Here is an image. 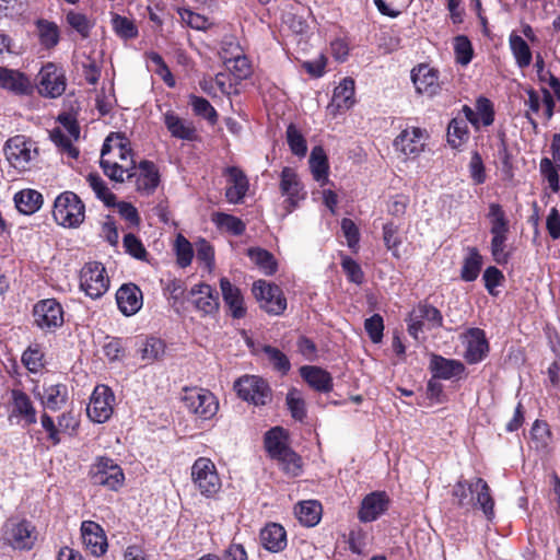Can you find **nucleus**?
Here are the masks:
<instances>
[{"instance_id": "14", "label": "nucleus", "mask_w": 560, "mask_h": 560, "mask_svg": "<svg viewBox=\"0 0 560 560\" xmlns=\"http://www.w3.org/2000/svg\"><path fill=\"white\" fill-rule=\"evenodd\" d=\"M35 325L45 331H54L63 324V308L55 299L37 302L33 308Z\"/></svg>"}, {"instance_id": "52", "label": "nucleus", "mask_w": 560, "mask_h": 560, "mask_svg": "<svg viewBox=\"0 0 560 560\" xmlns=\"http://www.w3.org/2000/svg\"><path fill=\"white\" fill-rule=\"evenodd\" d=\"M86 180L95 192L96 197L101 199L105 205L110 206L114 202V194L109 191L105 182L101 178L100 175L91 173L88 175Z\"/></svg>"}, {"instance_id": "38", "label": "nucleus", "mask_w": 560, "mask_h": 560, "mask_svg": "<svg viewBox=\"0 0 560 560\" xmlns=\"http://www.w3.org/2000/svg\"><path fill=\"white\" fill-rule=\"evenodd\" d=\"M252 262L265 275L270 276L277 271V261L271 253L260 247L247 249Z\"/></svg>"}, {"instance_id": "43", "label": "nucleus", "mask_w": 560, "mask_h": 560, "mask_svg": "<svg viewBox=\"0 0 560 560\" xmlns=\"http://www.w3.org/2000/svg\"><path fill=\"white\" fill-rule=\"evenodd\" d=\"M237 52L228 58L224 57V63L229 71H231L234 77L238 80L246 79L250 72V65L248 59L241 52V49L238 46H235Z\"/></svg>"}, {"instance_id": "1", "label": "nucleus", "mask_w": 560, "mask_h": 560, "mask_svg": "<svg viewBox=\"0 0 560 560\" xmlns=\"http://www.w3.org/2000/svg\"><path fill=\"white\" fill-rule=\"evenodd\" d=\"M100 164L105 175L112 180L122 183L126 178L132 177L136 163L124 136L112 133L105 139Z\"/></svg>"}, {"instance_id": "29", "label": "nucleus", "mask_w": 560, "mask_h": 560, "mask_svg": "<svg viewBox=\"0 0 560 560\" xmlns=\"http://www.w3.org/2000/svg\"><path fill=\"white\" fill-rule=\"evenodd\" d=\"M42 405L51 410H60L68 401V387L66 384H47L43 386V393L38 394Z\"/></svg>"}, {"instance_id": "28", "label": "nucleus", "mask_w": 560, "mask_h": 560, "mask_svg": "<svg viewBox=\"0 0 560 560\" xmlns=\"http://www.w3.org/2000/svg\"><path fill=\"white\" fill-rule=\"evenodd\" d=\"M430 369L434 377L442 380H452L460 377L465 371V365L454 359H445L433 354L430 360Z\"/></svg>"}, {"instance_id": "13", "label": "nucleus", "mask_w": 560, "mask_h": 560, "mask_svg": "<svg viewBox=\"0 0 560 560\" xmlns=\"http://www.w3.org/2000/svg\"><path fill=\"white\" fill-rule=\"evenodd\" d=\"M115 396L106 385H97L86 408L88 417L95 423L106 422L114 411Z\"/></svg>"}, {"instance_id": "10", "label": "nucleus", "mask_w": 560, "mask_h": 560, "mask_svg": "<svg viewBox=\"0 0 560 560\" xmlns=\"http://www.w3.org/2000/svg\"><path fill=\"white\" fill-rule=\"evenodd\" d=\"M428 138L425 129L415 126L406 127L395 138L393 145L395 151L406 160H413L424 151Z\"/></svg>"}, {"instance_id": "49", "label": "nucleus", "mask_w": 560, "mask_h": 560, "mask_svg": "<svg viewBox=\"0 0 560 560\" xmlns=\"http://www.w3.org/2000/svg\"><path fill=\"white\" fill-rule=\"evenodd\" d=\"M189 104L196 115L208 119L211 124H214L218 119V114L214 107L203 97L190 95Z\"/></svg>"}, {"instance_id": "23", "label": "nucleus", "mask_w": 560, "mask_h": 560, "mask_svg": "<svg viewBox=\"0 0 560 560\" xmlns=\"http://www.w3.org/2000/svg\"><path fill=\"white\" fill-rule=\"evenodd\" d=\"M224 174L228 176V186L225 189L228 201L231 203H240L249 187L247 176L236 166L228 167Z\"/></svg>"}, {"instance_id": "5", "label": "nucleus", "mask_w": 560, "mask_h": 560, "mask_svg": "<svg viewBox=\"0 0 560 560\" xmlns=\"http://www.w3.org/2000/svg\"><path fill=\"white\" fill-rule=\"evenodd\" d=\"M488 219L490 221L491 254L498 264H505L509 255L505 252L508 234L510 231L505 212L499 203L489 205Z\"/></svg>"}, {"instance_id": "30", "label": "nucleus", "mask_w": 560, "mask_h": 560, "mask_svg": "<svg viewBox=\"0 0 560 560\" xmlns=\"http://www.w3.org/2000/svg\"><path fill=\"white\" fill-rule=\"evenodd\" d=\"M190 295L196 308L203 314H212L219 308V300L214 290L206 283H199L191 288Z\"/></svg>"}, {"instance_id": "21", "label": "nucleus", "mask_w": 560, "mask_h": 560, "mask_svg": "<svg viewBox=\"0 0 560 560\" xmlns=\"http://www.w3.org/2000/svg\"><path fill=\"white\" fill-rule=\"evenodd\" d=\"M468 489L470 493L469 502L472 505H478L487 520L491 521L494 517V501L488 483L482 478H475L469 482Z\"/></svg>"}, {"instance_id": "47", "label": "nucleus", "mask_w": 560, "mask_h": 560, "mask_svg": "<svg viewBox=\"0 0 560 560\" xmlns=\"http://www.w3.org/2000/svg\"><path fill=\"white\" fill-rule=\"evenodd\" d=\"M416 315L420 317L423 323H427L428 328H438L443 324V316L441 312L429 304H419L417 308L413 310Z\"/></svg>"}, {"instance_id": "24", "label": "nucleus", "mask_w": 560, "mask_h": 560, "mask_svg": "<svg viewBox=\"0 0 560 560\" xmlns=\"http://www.w3.org/2000/svg\"><path fill=\"white\" fill-rule=\"evenodd\" d=\"M136 178L137 190L143 195H151L159 185L160 176L155 165L150 161H142L132 171Z\"/></svg>"}, {"instance_id": "53", "label": "nucleus", "mask_w": 560, "mask_h": 560, "mask_svg": "<svg viewBox=\"0 0 560 560\" xmlns=\"http://www.w3.org/2000/svg\"><path fill=\"white\" fill-rule=\"evenodd\" d=\"M454 51L456 56V61L462 66H467L472 59L474 50L471 43L464 35H458L455 37Z\"/></svg>"}, {"instance_id": "63", "label": "nucleus", "mask_w": 560, "mask_h": 560, "mask_svg": "<svg viewBox=\"0 0 560 560\" xmlns=\"http://www.w3.org/2000/svg\"><path fill=\"white\" fill-rule=\"evenodd\" d=\"M175 247L178 265L180 267L189 266L194 257L191 244L184 236L178 235Z\"/></svg>"}, {"instance_id": "59", "label": "nucleus", "mask_w": 560, "mask_h": 560, "mask_svg": "<svg viewBox=\"0 0 560 560\" xmlns=\"http://www.w3.org/2000/svg\"><path fill=\"white\" fill-rule=\"evenodd\" d=\"M537 79L542 88L549 89L555 94L556 98L560 100V79L557 77L552 63H549V68L538 74Z\"/></svg>"}, {"instance_id": "26", "label": "nucleus", "mask_w": 560, "mask_h": 560, "mask_svg": "<svg viewBox=\"0 0 560 560\" xmlns=\"http://www.w3.org/2000/svg\"><path fill=\"white\" fill-rule=\"evenodd\" d=\"M163 122L174 138L192 141L197 137L194 124L180 118L173 110H167L163 114Z\"/></svg>"}, {"instance_id": "60", "label": "nucleus", "mask_w": 560, "mask_h": 560, "mask_svg": "<svg viewBox=\"0 0 560 560\" xmlns=\"http://www.w3.org/2000/svg\"><path fill=\"white\" fill-rule=\"evenodd\" d=\"M383 240L386 248L390 250L396 258H399L398 247L401 241L398 236V228L393 223H386L383 226Z\"/></svg>"}, {"instance_id": "12", "label": "nucleus", "mask_w": 560, "mask_h": 560, "mask_svg": "<svg viewBox=\"0 0 560 560\" xmlns=\"http://www.w3.org/2000/svg\"><path fill=\"white\" fill-rule=\"evenodd\" d=\"M253 294L258 300L260 307L268 314L280 315L287 308V299L276 284L258 280L253 285Z\"/></svg>"}, {"instance_id": "11", "label": "nucleus", "mask_w": 560, "mask_h": 560, "mask_svg": "<svg viewBox=\"0 0 560 560\" xmlns=\"http://www.w3.org/2000/svg\"><path fill=\"white\" fill-rule=\"evenodd\" d=\"M80 287L92 299L104 295L109 287L105 267L96 261L86 264L81 270Z\"/></svg>"}, {"instance_id": "62", "label": "nucleus", "mask_w": 560, "mask_h": 560, "mask_svg": "<svg viewBox=\"0 0 560 560\" xmlns=\"http://www.w3.org/2000/svg\"><path fill=\"white\" fill-rule=\"evenodd\" d=\"M66 19L68 24L73 30H75L82 37L89 36L92 24L84 14L74 11H69L67 13Z\"/></svg>"}, {"instance_id": "57", "label": "nucleus", "mask_w": 560, "mask_h": 560, "mask_svg": "<svg viewBox=\"0 0 560 560\" xmlns=\"http://www.w3.org/2000/svg\"><path fill=\"white\" fill-rule=\"evenodd\" d=\"M276 459L280 462L282 469L292 476H296L301 470V458L291 448L283 451Z\"/></svg>"}, {"instance_id": "7", "label": "nucleus", "mask_w": 560, "mask_h": 560, "mask_svg": "<svg viewBox=\"0 0 560 560\" xmlns=\"http://www.w3.org/2000/svg\"><path fill=\"white\" fill-rule=\"evenodd\" d=\"M237 396L255 406H265L271 401V389L268 383L256 375H244L234 383Z\"/></svg>"}, {"instance_id": "9", "label": "nucleus", "mask_w": 560, "mask_h": 560, "mask_svg": "<svg viewBox=\"0 0 560 560\" xmlns=\"http://www.w3.org/2000/svg\"><path fill=\"white\" fill-rule=\"evenodd\" d=\"M91 479L94 485L117 491L124 486L125 475L112 458L97 457L91 467Z\"/></svg>"}, {"instance_id": "35", "label": "nucleus", "mask_w": 560, "mask_h": 560, "mask_svg": "<svg viewBox=\"0 0 560 560\" xmlns=\"http://www.w3.org/2000/svg\"><path fill=\"white\" fill-rule=\"evenodd\" d=\"M299 522L307 527H313L320 521L322 505L316 500L300 502L294 509Z\"/></svg>"}, {"instance_id": "56", "label": "nucleus", "mask_w": 560, "mask_h": 560, "mask_svg": "<svg viewBox=\"0 0 560 560\" xmlns=\"http://www.w3.org/2000/svg\"><path fill=\"white\" fill-rule=\"evenodd\" d=\"M262 352L266 354L267 359L277 371L282 374L289 372L291 364L288 357L283 352L271 346H264Z\"/></svg>"}, {"instance_id": "32", "label": "nucleus", "mask_w": 560, "mask_h": 560, "mask_svg": "<svg viewBox=\"0 0 560 560\" xmlns=\"http://www.w3.org/2000/svg\"><path fill=\"white\" fill-rule=\"evenodd\" d=\"M261 545L271 552H279L287 546V533L277 523L266 525L260 532Z\"/></svg>"}, {"instance_id": "44", "label": "nucleus", "mask_w": 560, "mask_h": 560, "mask_svg": "<svg viewBox=\"0 0 560 560\" xmlns=\"http://www.w3.org/2000/svg\"><path fill=\"white\" fill-rule=\"evenodd\" d=\"M40 44L50 49L59 43V28L54 22L38 20L36 22Z\"/></svg>"}, {"instance_id": "46", "label": "nucleus", "mask_w": 560, "mask_h": 560, "mask_svg": "<svg viewBox=\"0 0 560 560\" xmlns=\"http://www.w3.org/2000/svg\"><path fill=\"white\" fill-rule=\"evenodd\" d=\"M22 363L31 373L44 368V352L38 345L30 346L22 354Z\"/></svg>"}, {"instance_id": "31", "label": "nucleus", "mask_w": 560, "mask_h": 560, "mask_svg": "<svg viewBox=\"0 0 560 560\" xmlns=\"http://www.w3.org/2000/svg\"><path fill=\"white\" fill-rule=\"evenodd\" d=\"M386 505L387 500L384 493L373 492L366 495L363 499L359 511L360 521L364 523L375 521L385 512Z\"/></svg>"}, {"instance_id": "61", "label": "nucleus", "mask_w": 560, "mask_h": 560, "mask_svg": "<svg viewBox=\"0 0 560 560\" xmlns=\"http://www.w3.org/2000/svg\"><path fill=\"white\" fill-rule=\"evenodd\" d=\"M476 114H478L479 124L483 126L492 125L494 120L493 104L487 97L480 96L476 101Z\"/></svg>"}, {"instance_id": "19", "label": "nucleus", "mask_w": 560, "mask_h": 560, "mask_svg": "<svg viewBox=\"0 0 560 560\" xmlns=\"http://www.w3.org/2000/svg\"><path fill=\"white\" fill-rule=\"evenodd\" d=\"M466 350L464 358L469 364H476L482 361L488 352L489 345L483 330L479 328H470L463 337Z\"/></svg>"}, {"instance_id": "48", "label": "nucleus", "mask_w": 560, "mask_h": 560, "mask_svg": "<svg viewBox=\"0 0 560 560\" xmlns=\"http://www.w3.org/2000/svg\"><path fill=\"white\" fill-rule=\"evenodd\" d=\"M141 359L147 362H153L163 357L165 352L164 342L154 337L147 338L141 348Z\"/></svg>"}, {"instance_id": "36", "label": "nucleus", "mask_w": 560, "mask_h": 560, "mask_svg": "<svg viewBox=\"0 0 560 560\" xmlns=\"http://www.w3.org/2000/svg\"><path fill=\"white\" fill-rule=\"evenodd\" d=\"M18 210L24 214L35 213L43 203V196L34 189H24L14 195Z\"/></svg>"}, {"instance_id": "17", "label": "nucleus", "mask_w": 560, "mask_h": 560, "mask_svg": "<svg viewBox=\"0 0 560 560\" xmlns=\"http://www.w3.org/2000/svg\"><path fill=\"white\" fill-rule=\"evenodd\" d=\"M82 544L94 557L103 556L108 548L103 527L94 521H83L80 527Z\"/></svg>"}, {"instance_id": "58", "label": "nucleus", "mask_w": 560, "mask_h": 560, "mask_svg": "<svg viewBox=\"0 0 560 560\" xmlns=\"http://www.w3.org/2000/svg\"><path fill=\"white\" fill-rule=\"evenodd\" d=\"M116 103L113 84L103 86L96 95V108L101 115H107Z\"/></svg>"}, {"instance_id": "37", "label": "nucleus", "mask_w": 560, "mask_h": 560, "mask_svg": "<svg viewBox=\"0 0 560 560\" xmlns=\"http://www.w3.org/2000/svg\"><path fill=\"white\" fill-rule=\"evenodd\" d=\"M354 104V80L345 78L336 86L331 105L337 109H349Z\"/></svg>"}, {"instance_id": "40", "label": "nucleus", "mask_w": 560, "mask_h": 560, "mask_svg": "<svg viewBox=\"0 0 560 560\" xmlns=\"http://www.w3.org/2000/svg\"><path fill=\"white\" fill-rule=\"evenodd\" d=\"M469 139V130L466 119L459 116L453 118L447 127V142L454 149L462 147Z\"/></svg>"}, {"instance_id": "55", "label": "nucleus", "mask_w": 560, "mask_h": 560, "mask_svg": "<svg viewBox=\"0 0 560 560\" xmlns=\"http://www.w3.org/2000/svg\"><path fill=\"white\" fill-rule=\"evenodd\" d=\"M539 171L544 178L548 182L549 188L553 192H558L560 189L558 172L560 171L558 170L557 165L553 164L550 159L544 158L540 160Z\"/></svg>"}, {"instance_id": "20", "label": "nucleus", "mask_w": 560, "mask_h": 560, "mask_svg": "<svg viewBox=\"0 0 560 560\" xmlns=\"http://www.w3.org/2000/svg\"><path fill=\"white\" fill-rule=\"evenodd\" d=\"M11 411L9 419L18 418L24 421V425L36 423V409L26 393L21 389H12L11 393Z\"/></svg>"}, {"instance_id": "16", "label": "nucleus", "mask_w": 560, "mask_h": 560, "mask_svg": "<svg viewBox=\"0 0 560 560\" xmlns=\"http://www.w3.org/2000/svg\"><path fill=\"white\" fill-rule=\"evenodd\" d=\"M38 78V92L44 96L56 98L66 90L65 75L54 63H47L42 67Z\"/></svg>"}, {"instance_id": "15", "label": "nucleus", "mask_w": 560, "mask_h": 560, "mask_svg": "<svg viewBox=\"0 0 560 560\" xmlns=\"http://www.w3.org/2000/svg\"><path fill=\"white\" fill-rule=\"evenodd\" d=\"M280 191L285 197L283 205L287 213H291L306 198V191L296 172L284 167L280 175Z\"/></svg>"}, {"instance_id": "8", "label": "nucleus", "mask_w": 560, "mask_h": 560, "mask_svg": "<svg viewBox=\"0 0 560 560\" xmlns=\"http://www.w3.org/2000/svg\"><path fill=\"white\" fill-rule=\"evenodd\" d=\"M183 401L191 413L202 420L211 419L215 416L219 409L215 396L205 388H186Z\"/></svg>"}, {"instance_id": "33", "label": "nucleus", "mask_w": 560, "mask_h": 560, "mask_svg": "<svg viewBox=\"0 0 560 560\" xmlns=\"http://www.w3.org/2000/svg\"><path fill=\"white\" fill-rule=\"evenodd\" d=\"M300 374L304 381L315 390L328 393L332 388V378L330 374L318 366H302L300 369Z\"/></svg>"}, {"instance_id": "64", "label": "nucleus", "mask_w": 560, "mask_h": 560, "mask_svg": "<svg viewBox=\"0 0 560 560\" xmlns=\"http://www.w3.org/2000/svg\"><path fill=\"white\" fill-rule=\"evenodd\" d=\"M113 27L117 35L122 38H133L138 34L136 25L125 16L115 15L113 18Z\"/></svg>"}, {"instance_id": "18", "label": "nucleus", "mask_w": 560, "mask_h": 560, "mask_svg": "<svg viewBox=\"0 0 560 560\" xmlns=\"http://www.w3.org/2000/svg\"><path fill=\"white\" fill-rule=\"evenodd\" d=\"M411 80L417 93L433 97L441 91L439 71L428 65H419L411 71Z\"/></svg>"}, {"instance_id": "42", "label": "nucleus", "mask_w": 560, "mask_h": 560, "mask_svg": "<svg viewBox=\"0 0 560 560\" xmlns=\"http://www.w3.org/2000/svg\"><path fill=\"white\" fill-rule=\"evenodd\" d=\"M265 446L272 458L280 456L289 447L285 443L283 429L277 427L269 430L265 436Z\"/></svg>"}, {"instance_id": "2", "label": "nucleus", "mask_w": 560, "mask_h": 560, "mask_svg": "<svg viewBox=\"0 0 560 560\" xmlns=\"http://www.w3.org/2000/svg\"><path fill=\"white\" fill-rule=\"evenodd\" d=\"M2 151L9 165L19 173L30 171L39 155L37 143L25 135L10 137L4 142Z\"/></svg>"}, {"instance_id": "25", "label": "nucleus", "mask_w": 560, "mask_h": 560, "mask_svg": "<svg viewBox=\"0 0 560 560\" xmlns=\"http://www.w3.org/2000/svg\"><path fill=\"white\" fill-rule=\"evenodd\" d=\"M220 289L222 292L223 301L229 307L232 317H244L246 315V307L241 290L224 277L220 279Z\"/></svg>"}, {"instance_id": "51", "label": "nucleus", "mask_w": 560, "mask_h": 560, "mask_svg": "<svg viewBox=\"0 0 560 560\" xmlns=\"http://www.w3.org/2000/svg\"><path fill=\"white\" fill-rule=\"evenodd\" d=\"M287 141L293 154L300 158L305 156L307 152L306 141L303 135L292 124L287 128Z\"/></svg>"}, {"instance_id": "22", "label": "nucleus", "mask_w": 560, "mask_h": 560, "mask_svg": "<svg viewBox=\"0 0 560 560\" xmlns=\"http://www.w3.org/2000/svg\"><path fill=\"white\" fill-rule=\"evenodd\" d=\"M116 302L125 316H132L142 307V292L136 284H124L116 293Z\"/></svg>"}, {"instance_id": "4", "label": "nucleus", "mask_w": 560, "mask_h": 560, "mask_svg": "<svg viewBox=\"0 0 560 560\" xmlns=\"http://www.w3.org/2000/svg\"><path fill=\"white\" fill-rule=\"evenodd\" d=\"M190 470L194 488L205 498H215L222 488V481L214 463L210 458L199 457Z\"/></svg>"}, {"instance_id": "6", "label": "nucleus", "mask_w": 560, "mask_h": 560, "mask_svg": "<svg viewBox=\"0 0 560 560\" xmlns=\"http://www.w3.org/2000/svg\"><path fill=\"white\" fill-rule=\"evenodd\" d=\"M52 217L65 228H78L85 218V206L72 191L61 192L54 202Z\"/></svg>"}, {"instance_id": "50", "label": "nucleus", "mask_w": 560, "mask_h": 560, "mask_svg": "<svg viewBox=\"0 0 560 560\" xmlns=\"http://www.w3.org/2000/svg\"><path fill=\"white\" fill-rule=\"evenodd\" d=\"M50 139L63 152H67L70 158L75 159L79 155V151L72 144L75 139L66 135L62 128H54L50 131Z\"/></svg>"}, {"instance_id": "39", "label": "nucleus", "mask_w": 560, "mask_h": 560, "mask_svg": "<svg viewBox=\"0 0 560 560\" xmlns=\"http://www.w3.org/2000/svg\"><path fill=\"white\" fill-rule=\"evenodd\" d=\"M468 255L464 258L460 278L464 281H475L482 267V256L479 254L476 247H468Z\"/></svg>"}, {"instance_id": "45", "label": "nucleus", "mask_w": 560, "mask_h": 560, "mask_svg": "<svg viewBox=\"0 0 560 560\" xmlns=\"http://www.w3.org/2000/svg\"><path fill=\"white\" fill-rule=\"evenodd\" d=\"M285 402L292 418L303 421L306 417L305 400L302 393L296 388H291L285 397Z\"/></svg>"}, {"instance_id": "27", "label": "nucleus", "mask_w": 560, "mask_h": 560, "mask_svg": "<svg viewBox=\"0 0 560 560\" xmlns=\"http://www.w3.org/2000/svg\"><path fill=\"white\" fill-rule=\"evenodd\" d=\"M0 88L18 95H25L32 92V84L27 77L13 69L0 67Z\"/></svg>"}, {"instance_id": "3", "label": "nucleus", "mask_w": 560, "mask_h": 560, "mask_svg": "<svg viewBox=\"0 0 560 560\" xmlns=\"http://www.w3.org/2000/svg\"><path fill=\"white\" fill-rule=\"evenodd\" d=\"M3 542L14 550L28 551L36 545L38 533L32 522L20 518H8L1 528Z\"/></svg>"}, {"instance_id": "41", "label": "nucleus", "mask_w": 560, "mask_h": 560, "mask_svg": "<svg viewBox=\"0 0 560 560\" xmlns=\"http://www.w3.org/2000/svg\"><path fill=\"white\" fill-rule=\"evenodd\" d=\"M509 44L516 65L521 69L528 67L533 58L528 44L516 34L510 35Z\"/></svg>"}, {"instance_id": "54", "label": "nucleus", "mask_w": 560, "mask_h": 560, "mask_svg": "<svg viewBox=\"0 0 560 560\" xmlns=\"http://www.w3.org/2000/svg\"><path fill=\"white\" fill-rule=\"evenodd\" d=\"M213 221L219 228L226 230L233 235H241L245 231V224L243 221L231 214L217 213L213 217Z\"/></svg>"}, {"instance_id": "34", "label": "nucleus", "mask_w": 560, "mask_h": 560, "mask_svg": "<svg viewBox=\"0 0 560 560\" xmlns=\"http://www.w3.org/2000/svg\"><path fill=\"white\" fill-rule=\"evenodd\" d=\"M310 168L313 178L320 185L324 186L328 183V160L327 155L322 147H314L310 155Z\"/></svg>"}]
</instances>
